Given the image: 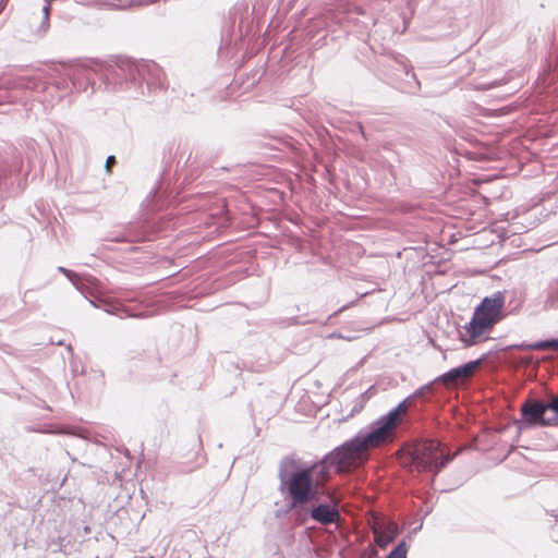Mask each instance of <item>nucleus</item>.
<instances>
[{"label": "nucleus", "instance_id": "f257e3e1", "mask_svg": "<svg viewBox=\"0 0 558 558\" xmlns=\"http://www.w3.org/2000/svg\"><path fill=\"white\" fill-rule=\"evenodd\" d=\"M337 450L338 447L317 461H304L295 453L280 459L278 492L286 504L277 510L278 518L294 512L300 524L306 521L307 508L304 505L318 499L319 485L329 476L330 469L341 473L355 462L348 450Z\"/></svg>", "mask_w": 558, "mask_h": 558}, {"label": "nucleus", "instance_id": "f03ea898", "mask_svg": "<svg viewBox=\"0 0 558 558\" xmlns=\"http://www.w3.org/2000/svg\"><path fill=\"white\" fill-rule=\"evenodd\" d=\"M100 83L106 89L124 92L132 98L145 96L167 87L162 69L154 61H135L119 57L99 61Z\"/></svg>", "mask_w": 558, "mask_h": 558}, {"label": "nucleus", "instance_id": "7ed1b4c3", "mask_svg": "<svg viewBox=\"0 0 558 558\" xmlns=\"http://www.w3.org/2000/svg\"><path fill=\"white\" fill-rule=\"evenodd\" d=\"M66 74V65H63L50 72L49 82L41 74L0 77V113H9L12 105L25 106L33 93H43L48 89V85L57 90L56 98L61 100L74 92Z\"/></svg>", "mask_w": 558, "mask_h": 558}, {"label": "nucleus", "instance_id": "20e7f679", "mask_svg": "<svg viewBox=\"0 0 558 558\" xmlns=\"http://www.w3.org/2000/svg\"><path fill=\"white\" fill-rule=\"evenodd\" d=\"M410 410L418 411L420 407L408 396L385 415L374 421L367 429L360 430L354 437L338 446L337 451L345 449L356 460L367 446L381 440L387 432L401 422L402 415Z\"/></svg>", "mask_w": 558, "mask_h": 558}, {"label": "nucleus", "instance_id": "39448f33", "mask_svg": "<svg viewBox=\"0 0 558 558\" xmlns=\"http://www.w3.org/2000/svg\"><path fill=\"white\" fill-rule=\"evenodd\" d=\"M506 317L505 295L497 291L485 296L474 308L471 320L464 325L469 339H461L465 347L477 343V339L490 331L495 325Z\"/></svg>", "mask_w": 558, "mask_h": 558}, {"label": "nucleus", "instance_id": "423d86ee", "mask_svg": "<svg viewBox=\"0 0 558 558\" xmlns=\"http://www.w3.org/2000/svg\"><path fill=\"white\" fill-rule=\"evenodd\" d=\"M454 456L445 445L436 439H423L415 442L410 450V460L416 471L432 473L430 484L452 460Z\"/></svg>", "mask_w": 558, "mask_h": 558}, {"label": "nucleus", "instance_id": "0eeeda50", "mask_svg": "<svg viewBox=\"0 0 558 558\" xmlns=\"http://www.w3.org/2000/svg\"><path fill=\"white\" fill-rule=\"evenodd\" d=\"M521 424L524 428L534 426H558V396L550 400H526L522 403Z\"/></svg>", "mask_w": 558, "mask_h": 558}, {"label": "nucleus", "instance_id": "6e6552de", "mask_svg": "<svg viewBox=\"0 0 558 558\" xmlns=\"http://www.w3.org/2000/svg\"><path fill=\"white\" fill-rule=\"evenodd\" d=\"M99 60L76 61L66 65L68 76L74 92L82 93L88 92L90 94L96 90V78L100 81V70L98 68Z\"/></svg>", "mask_w": 558, "mask_h": 558}, {"label": "nucleus", "instance_id": "1a4fd4ad", "mask_svg": "<svg viewBox=\"0 0 558 558\" xmlns=\"http://www.w3.org/2000/svg\"><path fill=\"white\" fill-rule=\"evenodd\" d=\"M245 14H247V7L236 4L233 8V11L230 14L231 25L225 28L222 32L221 40L225 45H238V43L243 39V25L244 20L246 19L244 16Z\"/></svg>", "mask_w": 558, "mask_h": 558}, {"label": "nucleus", "instance_id": "9d476101", "mask_svg": "<svg viewBox=\"0 0 558 558\" xmlns=\"http://www.w3.org/2000/svg\"><path fill=\"white\" fill-rule=\"evenodd\" d=\"M323 525H329L336 523L340 519V512L336 504L333 502H319L314 505L310 510L307 509V515Z\"/></svg>", "mask_w": 558, "mask_h": 558}, {"label": "nucleus", "instance_id": "9b49d317", "mask_svg": "<svg viewBox=\"0 0 558 558\" xmlns=\"http://www.w3.org/2000/svg\"><path fill=\"white\" fill-rule=\"evenodd\" d=\"M110 240L112 242H145L150 240V233L143 225L135 223L128 226L122 233Z\"/></svg>", "mask_w": 558, "mask_h": 558}, {"label": "nucleus", "instance_id": "f8f14e48", "mask_svg": "<svg viewBox=\"0 0 558 558\" xmlns=\"http://www.w3.org/2000/svg\"><path fill=\"white\" fill-rule=\"evenodd\" d=\"M90 304L96 308H102L107 314L116 315L121 318L124 317H142V314L133 313L129 307L119 302H111L106 300L90 301Z\"/></svg>", "mask_w": 558, "mask_h": 558}, {"label": "nucleus", "instance_id": "ddd939ff", "mask_svg": "<svg viewBox=\"0 0 558 558\" xmlns=\"http://www.w3.org/2000/svg\"><path fill=\"white\" fill-rule=\"evenodd\" d=\"M482 357L469 361L460 366L453 367L449 369L448 372L441 374L438 379H441V381H454L460 378L466 377L470 375L482 362Z\"/></svg>", "mask_w": 558, "mask_h": 558}, {"label": "nucleus", "instance_id": "4468645a", "mask_svg": "<svg viewBox=\"0 0 558 558\" xmlns=\"http://www.w3.org/2000/svg\"><path fill=\"white\" fill-rule=\"evenodd\" d=\"M441 381V379L435 378L434 380L421 386L409 397L411 400L420 407V410L425 405V403L432 401L433 397L436 395V384Z\"/></svg>", "mask_w": 558, "mask_h": 558}, {"label": "nucleus", "instance_id": "2eb2a0df", "mask_svg": "<svg viewBox=\"0 0 558 558\" xmlns=\"http://www.w3.org/2000/svg\"><path fill=\"white\" fill-rule=\"evenodd\" d=\"M400 70L404 72L405 78L404 82L401 83L397 88H399L402 93L407 94H416L420 90L421 84L415 75V73L408 69V65L400 61L397 62Z\"/></svg>", "mask_w": 558, "mask_h": 558}, {"label": "nucleus", "instance_id": "dca6fc26", "mask_svg": "<svg viewBox=\"0 0 558 558\" xmlns=\"http://www.w3.org/2000/svg\"><path fill=\"white\" fill-rule=\"evenodd\" d=\"M23 168V159L21 155L12 156L11 160H5L4 166L2 167V172L4 175L7 173L21 172Z\"/></svg>", "mask_w": 558, "mask_h": 558}, {"label": "nucleus", "instance_id": "f3484780", "mask_svg": "<svg viewBox=\"0 0 558 558\" xmlns=\"http://www.w3.org/2000/svg\"><path fill=\"white\" fill-rule=\"evenodd\" d=\"M546 306L550 308H558V279L553 281L549 286Z\"/></svg>", "mask_w": 558, "mask_h": 558}, {"label": "nucleus", "instance_id": "a211bd4d", "mask_svg": "<svg viewBox=\"0 0 558 558\" xmlns=\"http://www.w3.org/2000/svg\"><path fill=\"white\" fill-rule=\"evenodd\" d=\"M530 348H531V350H545V349L558 350V338H549V339L531 342Z\"/></svg>", "mask_w": 558, "mask_h": 558}, {"label": "nucleus", "instance_id": "6ab92c4d", "mask_svg": "<svg viewBox=\"0 0 558 558\" xmlns=\"http://www.w3.org/2000/svg\"><path fill=\"white\" fill-rule=\"evenodd\" d=\"M371 389H372V387L357 397V399L354 403V407L352 409V413H359L364 409L366 402L369 400Z\"/></svg>", "mask_w": 558, "mask_h": 558}, {"label": "nucleus", "instance_id": "aec40b11", "mask_svg": "<svg viewBox=\"0 0 558 558\" xmlns=\"http://www.w3.org/2000/svg\"><path fill=\"white\" fill-rule=\"evenodd\" d=\"M408 545L404 541L399 542L392 549L391 554L393 558H408Z\"/></svg>", "mask_w": 558, "mask_h": 558}, {"label": "nucleus", "instance_id": "412c9836", "mask_svg": "<svg viewBox=\"0 0 558 558\" xmlns=\"http://www.w3.org/2000/svg\"><path fill=\"white\" fill-rule=\"evenodd\" d=\"M166 180H167V173L166 171L162 172L159 180L156 182V185L154 189L149 192L148 197H156L158 193H160L163 189H166Z\"/></svg>", "mask_w": 558, "mask_h": 558}, {"label": "nucleus", "instance_id": "4be33fe9", "mask_svg": "<svg viewBox=\"0 0 558 558\" xmlns=\"http://www.w3.org/2000/svg\"><path fill=\"white\" fill-rule=\"evenodd\" d=\"M57 269H58V271L63 274L77 289H81L76 282L77 275L74 271H72L68 268H64L62 266H59Z\"/></svg>", "mask_w": 558, "mask_h": 558}, {"label": "nucleus", "instance_id": "5701e85b", "mask_svg": "<svg viewBox=\"0 0 558 558\" xmlns=\"http://www.w3.org/2000/svg\"><path fill=\"white\" fill-rule=\"evenodd\" d=\"M116 162H117V159L113 155H110L107 157L105 168L108 173L111 172V168L116 165Z\"/></svg>", "mask_w": 558, "mask_h": 558}, {"label": "nucleus", "instance_id": "b1692460", "mask_svg": "<svg viewBox=\"0 0 558 558\" xmlns=\"http://www.w3.org/2000/svg\"><path fill=\"white\" fill-rule=\"evenodd\" d=\"M530 345H531V343L523 341V342H520V343L511 344L508 348L509 349H514V350H531Z\"/></svg>", "mask_w": 558, "mask_h": 558}, {"label": "nucleus", "instance_id": "393cba45", "mask_svg": "<svg viewBox=\"0 0 558 558\" xmlns=\"http://www.w3.org/2000/svg\"><path fill=\"white\" fill-rule=\"evenodd\" d=\"M312 24L314 25V27H315L316 29H322V28H324V27H325L326 22H325V20H323V19H313V20H312Z\"/></svg>", "mask_w": 558, "mask_h": 558}, {"label": "nucleus", "instance_id": "a878e982", "mask_svg": "<svg viewBox=\"0 0 558 558\" xmlns=\"http://www.w3.org/2000/svg\"><path fill=\"white\" fill-rule=\"evenodd\" d=\"M52 0L48 1L44 7H43V11H44V14H45V20L44 22H47L48 19H49V12H50V2Z\"/></svg>", "mask_w": 558, "mask_h": 558}, {"label": "nucleus", "instance_id": "bb28decb", "mask_svg": "<svg viewBox=\"0 0 558 558\" xmlns=\"http://www.w3.org/2000/svg\"><path fill=\"white\" fill-rule=\"evenodd\" d=\"M175 148V143H170L166 148H165V151L168 150V154H169V158L171 157L173 150Z\"/></svg>", "mask_w": 558, "mask_h": 558}, {"label": "nucleus", "instance_id": "cd10ccee", "mask_svg": "<svg viewBox=\"0 0 558 558\" xmlns=\"http://www.w3.org/2000/svg\"><path fill=\"white\" fill-rule=\"evenodd\" d=\"M546 512H547V514H549L550 517L555 518V520H556V521H558V509L547 510Z\"/></svg>", "mask_w": 558, "mask_h": 558}, {"label": "nucleus", "instance_id": "c85d7f7f", "mask_svg": "<svg viewBox=\"0 0 558 558\" xmlns=\"http://www.w3.org/2000/svg\"><path fill=\"white\" fill-rule=\"evenodd\" d=\"M500 85V82L499 81H494V82H490L487 84V89H490V88H494L496 86H499Z\"/></svg>", "mask_w": 558, "mask_h": 558}, {"label": "nucleus", "instance_id": "c756f323", "mask_svg": "<svg viewBox=\"0 0 558 558\" xmlns=\"http://www.w3.org/2000/svg\"><path fill=\"white\" fill-rule=\"evenodd\" d=\"M353 303H354V302H351V303H350V304H348V305H343V306H341L338 311H336V312L333 313V316H336L338 313H340V312H342V311L347 310V308H348L350 305H352Z\"/></svg>", "mask_w": 558, "mask_h": 558}, {"label": "nucleus", "instance_id": "7c9ffc66", "mask_svg": "<svg viewBox=\"0 0 558 558\" xmlns=\"http://www.w3.org/2000/svg\"><path fill=\"white\" fill-rule=\"evenodd\" d=\"M5 1H7V0H1V1H0V13H1V12L3 11V9H4Z\"/></svg>", "mask_w": 558, "mask_h": 558}, {"label": "nucleus", "instance_id": "2f4dec72", "mask_svg": "<svg viewBox=\"0 0 558 558\" xmlns=\"http://www.w3.org/2000/svg\"><path fill=\"white\" fill-rule=\"evenodd\" d=\"M33 291L31 290H27L25 293H24V302L26 303V298L32 293Z\"/></svg>", "mask_w": 558, "mask_h": 558}, {"label": "nucleus", "instance_id": "473e14b6", "mask_svg": "<svg viewBox=\"0 0 558 558\" xmlns=\"http://www.w3.org/2000/svg\"><path fill=\"white\" fill-rule=\"evenodd\" d=\"M181 471H183V472H190V471H192V469H189V470H187V469H183V468H182V469H181Z\"/></svg>", "mask_w": 558, "mask_h": 558}, {"label": "nucleus", "instance_id": "72a5a7b5", "mask_svg": "<svg viewBox=\"0 0 558 558\" xmlns=\"http://www.w3.org/2000/svg\"><path fill=\"white\" fill-rule=\"evenodd\" d=\"M385 558H393L391 551Z\"/></svg>", "mask_w": 558, "mask_h": 558}]
</instances>
